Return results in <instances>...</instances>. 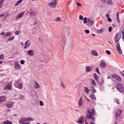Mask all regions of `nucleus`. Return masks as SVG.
Segmentation results:
<instances>
[{
  "label": "nucleus",
  "mask_w": 124,
  "mask_h": 124,
  "mask_svg": "<svg viewBox=\"0 0 124 124\" xmlns=\"http://www.w3.org/2000/svg\"><path fill=\"white\" fill-rule=\"evenodd\" d=\"M86 118L88 120H92V122H95V116L96 112L94 110V108H89L87 109Z\"/></svg>",
  "instance_id": "obj_1"
},
{
  "label": "nucleus",
  "mask_w": 124,
  "mask_h": 124,
  "mask_svg": "<svg viewBox=\"0 0 124 124\" xmlns=\"http://www.w3.org/2000/svg\"><path fill=\"white\" fill-rule=\"evenodd\" d=\"M31 121H32V118L21 117L19 121L20 124H29L31 123Z\"/></svg>",
  "instance_id": "obj_2"
},
{
  "label": "nucleus",
  "mask_w": 124,
  "mask_h": 124,
  "mask_svg": "<svg viewBox=\"0 0 124 124\" xmlns=\"http://www.w3.org/2000/svg\"><path fill=\"white\" fill-rule=\"evenodd\" d=\"M58 1H59V0H53V1L48 3V6L50 8H56L57 4H58Z\"/></svg>",
  "instance_id": "obj_3"
},
{
  "label": "nucleus",
  "mask_w": 124,
  "mask_h": 124,
  "mask_svg": "<svg viewBox=\"0 0 124 124\" xmlns=\"http://www.w3.org/2000/svg\"><path fill=\"white\" fill-rule=\"evenodd\" d=\"M116 88L120 93H124V87L122 84H118L116 85Z\"/></svg>",
  "instance_id": "obj_4"
},
{
  "label": "nucleus",
  "mask_w": 124,
  "mask_h": 124,
  "mask_svg": "<svg viewBox=\"0 0 124 124\" xmlns=\"http://www.w3.org/2000/svg\"><path fill=\"white\" fill-rule=\"evenodd\" d=\"M14 86L17 89H21L23 88V84L21 83V82L19 81H16L15 82Z\"/></svg>",
  "instance_id": "obj_5"
},
{
  "label": "nucleus",
  "mask_w": 124,
  "mask_h": 124,
  "mask_svg": "<svg viewBox=\"0 0 124 124\" xmlns=\"http://www.w3.org/2000/svg\"><path fill=\"white\" fill-rule=\"evenodd\" d=\"M122 37V35L120 33H117L115 35L114 37V42L115 43H118L119 41H120V39H121Z\"/></svg>",
  "instance_id": "obj_6"
},
{
  "label": "nucleus",
  "mask_w": 124,
  "mask_h": 124,
  "mask_svg": "<svg viewBox=\"0 0 124 124\" xmlns=\"http://www.w3.org/2000/svg\"><path fill=\"white\" fill-rule=\"evenodd\" d=\"M111 77H112V78H115V79H116L118 82H121V81H122V78L116 74L112 75Z\"/></svg>",
  "instance_id": "obj_7"
},
{
  "label": "nucleus",
  "mask_w": 124,
  "mask_h": 124,
  "mask_svg": "<svg viewBox=\"0 0 124 124\" xmlns=\"http://www.w3.org/2000/svg\"><path fill=\"white\" fill-rule=\"evenodd\" d=\"M94 24V21H93V20H92L91 18H89L87 20V25L89 26V27H92V25Z\"/></svg>",
  "instance_id": "obj_8"
},
{
  "label": "nucleus",
  "mask_w": 124,
  "mask_h": 124,
  "mask_svg": "<svg viewBox=\"0 0 124 124\" xmlns=\"http://www.w3.org/2000/svg\"><path fill=\"white\" fill-rule=\"evenodd\" d=\"M15 68L16 70H18V69H21V65L18 62H15Z\"/></svg>",
  "instance_id": "obj_9"
},
{
  "label": "nucleus",
  "mask_w": 124,
  "mask_h": 124,
  "mask_svg": "<svg viewBox=\"0 0 124 124\" xmlns=\"http://www.w3.org/2000/svg\"><path fill=\"white\" fill-rule=\"evenodd\" d=\"M116 48L118 53L121 55L123 54V51H122V49H121V46H120V43H117L116 45Z\"/></svg>",
  "instance_id": "obj_10"
},
{
  "label": "nucleus",
  "mask_w": 124,
  "mask_h": 124,
  "mask_svg": "<svg viewBox=\"0 0 124 124\" xmlns=\"http://www.w3.org/2000/svg\"><path fill=\"white\" fill-rule=\"evenodd\" d=\"M24 15H25V12L23 11L16 16V20H19V19L22 18Z\"/></svg>",
  "instance_id": "obj_11"
},
{
  "label": "nucleus",
  "mask_w": 124,
  "mask_h": 124,
  "mask_svg": "<svg viewBox=\"0 0 124 124\" xmlns=\"http://www.w3.org/2000/svg\"><path fill=\"white\" fill-rule=\"evenodd\" d=\"M107 63L104 62V61H103L102 60L101 61V63L100 64V67H101V68H105V67H106V65H107Z\"/></svg>",
  "instance_id": "obj_12"
},
{
  "label": "nucleus",
  "mask_w": 124,
  "mask_h": 124,
  "mask_svg": "<svg viewBox=\"0 0 124 124\" xmlns=\"http://www.w3.org/2000/svg\"><path fill=\"white\" fill-rule=\"evenodd\" d=\"M27 54L28 56H30L31 57H32L34 55V51L33 49H31L27 51Z\"/></svg>",
  "instance_id": "obj_13"
},
{
  "label": "nucleus",
  "mask_w": 124,
  "mask_h": 124,
  "mask_svg": "<svg viewBox=\"0 0 124 124\" xmlns=\"http://www.w3.org/2000/svg\"><path fill=\"white\" fill-rule=\"evenodd\" d=\"M122 110L121 109L117 110L115 113V117L116 118H119V116H121V115L122 114Z\"/></svg>",
  "instance_id": "obj_14"
},
{
  "label": "nucleus",
  "mask_w": 124,
  "mask_h": 124,
  "mask_svg": "<svg viewBox=\"0 0 124 124\" xmlns=\"http://www.w3.org/2000/svg\"><path fill=\"white\" fill-rule=\"evenodd\" d=\"M104 1H105L108 5H113V4H114L112 0H105Z\"/></svg>",
  "instance_id": "obj_15"
},
{
  "label": "nucleus",
  "mask_w": 124,
  "mask_h": 124,
  "mask_svg": "<svg viewBox=\"0 0 124 124\" xmlns=\"http://www.w3.org/2000/svg\"><path fill=\"white\" fill-rule=\"evenodd\" d=\"M91 54L92 56H95V57H97L98 56V53L95 50H92L91 51Z\"/></svg>",
  "instance_id": "obj_16"
},
{
  "label": "nucleus",
  "mask_w": 124,
  "mask_h": 124,
  "mask_svg": "<svg viewBox=\"0 0 124 124\" xmlns=\"http://www.w3.org/2000/svg\"><path fill=\"white\" fill-rule=\"evenodd\" d=\"M86 72H90L93 70V67L92 66H87L85 68Z\"/></svg>",
  "instance_id": "obj_17"
},
{
  "label": "nucleus",
  "mask_w": 124,
  "mask_h": 124,
  "mask_svg": "<svg viewBox=\"0 0 124 124\" xmlns=\"http://www.w3.org/2000/svg\"><path fill=\"white\" fill-rule=\"evenodd\" d=\"M84 119H85L84 117H81L78 121V124H84Z\"/></svg>",
  "instance_id": "obj_18"
},
{
  "label": "nucleus",
  "mask_w": 124,
  "mask_h": 124,
  "mask_svg": "<svg viewBox=\"0 0 124 124\" xmlns=\"http://www.w3.org/2000/svg\"><path fill=\"white\" fill-rule=\"evenodd\" d=\"M83 102H83V100H82V97H81L78 101V106L79 107L82 106Z\"/></svg>",
  "instance_id": "obj_19"
},
{
  "label": "nucleus",
  "mask_w": 124,
  "mask_h": 124,
  "mask_svg": "<svg viewBox=\"0 0 124 124\" xmlns=\"http://www.w3.org/2000/svg\"><path fill=\"white\" fill-rule=\"evenodd\" d=\"M6 100V96H0V102H2V101H4Z\"/></svg>",
  "instance_id": "obj_20"
},
{
  "label": "nucleus",
  "mask_w": 124,
  "mask_h": 124,
  "mask_svg": "<svg viewBox=\"0 0 124 124\" xmlns=\"http://www.w3.org/2000/svg\"><path fill=\"white\" fill-rule=\"evenodd\" d=\"M13 104H14V103H7L6 104V106L8 107V108H13Z\"/></svg>",
  "instance_id": "obj_21"
},
{
  "label": "nucleus",
  "mask_w": 124,
  "mask_h": 124,
  "mask_svg": "<svg viewBox=\"0 0 124 124\" xmlns=\"http://www.w3.org/2000/svg\"><path fill=\"white\" fill-rule=\"evenodd\" d=\"M11 88H12V85L9 83L7 85L6 87H4V90H6V89L7 90H10Z\"/></svg>",
  "instance_id": "obj_22"
},
{
  "label": "nucleus",
  "mask_w": 124,
  "mask_h": 124,
  "mask_svg": "<svg viewBox=\"0 0 124 124\" xmlns=\"http://www.w3.org/2000/svg\"><path fill=\"white\" fill-rule=\"evenodd\" d=\"M93 76L94 80H96V82H98V77L97 76L96 74H93Z\"/></svg>",
  "instance_id": "obj_23"
},
{
  "label": "nucleus",
  "mask_w": 124,
  "mask_h": 124,
  "mask_svg": "<svg viewBox=\"0 0 124 124\" xmlns=\"http://www.w3.org/2000/svg\"><path fill=\"white\" fill-rule=\"evenodd\" d=\"M90 89H88V87H84V92L88 94V93H90Z\"/></svg>",
  "instance_id": "obj_24"
},
{
  "label": "nucleus",
  "mask_w": 124,
  "mask_h": 124,
  "mask_svg": "<svg viewBox=\"0 0 124 124\" xmlns=\"http://www.w3.org/2000/svg\"><path fill=\"white\" fill-rule=\"evenodd\" d=\"M2 124H12V122L8 120H6L3 122Z\"/></svg>",
  "instance_id": "obj_25"
},
{
  "label": "nucleus",
  "mask_w": 124,
  "mask_h": 124,
  "mask_svg": "<svg viewBox=\"0 0 124 124\" xmlns=\"http://www.w3.org/2000/svg\"><path fill=\"white\" fill-rule=\"evenodd\" d=\"M119 15H120V12H118L116 14V18L118 23H120V17H119Z\"/></svg>",
  "instance_id": "obj_26"
},
{
  "label": "nucleus",
  "mask_w": 124,
  "mask_h": 124,
  "mask_svg": "<svg viewBox=\"0 0 124 124\" xmlns=\"http://www.w3.org/2000/svg\"><path fill=\"white\" fill-rule=\"evenodd\" d=\"M23 1V0H19L17 1L15 4V6H18L20 3H21Z\"/></svg>",
  "instance_id": "obj_27"
},
{
  "label": "nucleus",
  "mask_w": 124,
  "mask_h": 124,
  "mask_svg": "<svg viewBox=\"0 0 124 124\" xmlns=\"http://www.w3.org/2000/svg\"><path fill=\"white\" fill-rule=\"evenodd\" d=\"M90 80L91 82V84H92L93 86H96V83H95V81H94L93 79H90Z\"/></svg>",
  "instance_id": "obj_28"
},
{
  "label": "nucleus",
  "mask_w": 124,
  "mask_h": 124,
  "mask_svg": "<svg viewBox=\"0 0 124 124\" xmlns=\"http://www.w3.org/2000/svg\"><path fill=\"white\" fill-rule=\"evenodd\" d=\"M62 18H61V17H57L54 19V21H55V22H60Z\"/></svg>",
  "instance_id": "obj_29"
},
{
  "label": "nucleus",
  "mask_w": 124,
  "mask_h": 124,
  "mask_svg": "<svg viewBox=\"0 0 124 124\" xmlns=\"http://www.w3.org/2000/svg\"><path fill=\"white\" fill-rule=\"evenodd\" d=\"M61 85L62 89H65V88H66V86H65V84H64V83L62 81L61 82Z\"/></svg>",
  "instance_id": "obj_30"
},
{
  "label": "nucleus",
  "mask_w": 124,
  "mask_h": 124,
  "mask_svg": "<svg viewBox=\"0 0 124 124\" xmlns=\"http://www.w3.org/2000/svg\"><path fill=\"white\" fill-rule=\"evenodd\" d=\"M38 88H39V84L36 81H35L34 89H38Z\"/></svg>",
  "instance_id": "obj_31"
},
{
  "label": "nucleus",
  "mask_w": 124,
  "mask_h": 124,
  "mask_svg": "<svg viewBox=\"0 0 124 124\" xmlns=\"http://www.w3.org/2000/svg\"><path fill=\"white\" fill-rule=\"evenodd\" d=\"M10 35H11V32H7L5 34L4 36H5V37H7V36H10Z\"/></svg>",
  "instance_id": "obj_32"
},
{
  "label": "nucleus",
  "mask_w": 124,
  "mask_h": 124,
  "mask_svg": "<svg viewBox=\"0 0 124 124\" xmlns=\"http://www.w3.org/2000/svg\"><path fill=\"white\" fill-rule=\"evenodd\" d=\"M90 97H91V98H93L94 100H96V97H95V95H94V94H90Z\"/></svg>",
  "instance_id": "obj_33"
},
{
  "label": "nucleus",
  "mask_w": 124,
  "mask_h": 124,
  "mask_svg": "<svg viewBox=\"0 0 124 124\" xmlns=\"http://www.w3.org/2000/svg\"><path fill=\"white\" fill-rule=\"evenodd\" d=\"M30 15L31 16H35L36 15V13L35 12H31L30 13Z\"/></svg>",
  "instance_id": "obj_34"
},
{
  "label": "nucleus",
  "mask_w": 124,
  "mask_h": 124,
  "mask_svg": "<svg viewBox=\"0 0 124 124\" xmlns=\"http://www.w3.org/2000/svg\"><path fill=\"white\" fill-rule=\"evenodd\" d=\"M87 20H88V18H87V17H84V20H83V24H88V22L87 21Z\"/></svg>",
  "instance_id": "obj_35"
},
{
  "label": "nucleus",
  "mask_w": 124,
  "mask_h": 124,
  "mask_svg": "<svg viewBox=\"0 0 124 124\" xmlns=\"http://www.w3.org/2000/svg\"><path fill=\"white\" fill-rule=\"evenodd\" d=\"M121 33L122 34V38L123 39H124V29H122L121 31Z\"/></svg>",
  "instance_id": "obj_36"
},
{
  "label": "nucleus",
  "mask_w": 124,
  "mask_h": 124,
  "mask_svg": "<svg viewBox=\"0 0 124 124\" xmlns=\"http://www.w3.org/2000/svg\"><path fill=\"white\" fill-rule=\"evenodd\" d=\"M103 32V29H102L97 31V32H98V33H101Z\"/></svg>",
  "instance_id": "obj_37"
},
{
  "label": "nucleus",
  "mask_w": 124,
  "mask_h": 124,
  "mask_svg": "<svg viewBox=\"0 0 124 124\" xmlns=\"http://www.w3.org/2000/svg\"><path fill=\"white\" fill-rule=\"evenodd\" d=\"M4 59V54L0 55V60H3Z\"/></svg>",
  "instance_id": "obj_38"
},
{
  "label": "nucleus",
  "mask_w": 124,
  "mask_h": 124,
  "mask_svg": "<svg viewBox=\"0 0 124 124\" xmlns=\"http://www.w3.org/2000/svg\"><path fill=\"white\" fill-rule=\"evenodd\" d=\"M106 53L107 54V55H111V51L108 50H106Z\"/></svg>",
  "instance_id": "obj_39"
},
{
  "label": "nucleus",
  "mask_w": 124,
  "mask_h": 124,
  "mask_svg": "<svg viewBox=\"0 0 124 124\" xmlns=\"http://www.w3.org/2000/svg\"><path fill=\"white\" fill-rule=\"evenodd\" d=\"M61 42H64V38L63 37H61L60 39Z\"/></svg>",
  "instance_id": "obj_40"
},
{
  "label": "nucleus",
  "mask_w": 124,
  "mask_h": 124,
  "mask_svg": "<svg viewBox=\"0 0 124 124\" xmlns=\"http://www.w3.org/2000/svg\"><path fill=\"white\" fill-rule=\"evenodd\" d=\"M112 30H113V27H109L108 28V31L109 32H111V31H112Z\"/></svg>",
  "instance_id": "obj_41"
},
{
  "label": "nucleus",
  "mask_w": 124,
  "mask_h": 124,
  "mask_svg": "<svg viewBox=\"0 0 124 124\" xmlns=\"http://www.w3.org/2000/svg\"><path fill=\"white\" fill-rule=\"evenodd\" d=\"M14 39V37H12L8 39V41H11Z\"/></svg>",
  "instance_id": "obj_42"
},
{
  "label": "nucleus",
  "mask_w": 124,
  "mask_h": 124,
  "mask_svg": "<svg viewBox=\"0 0 124 124\" xmlns=\"http://www.w3.org/2000/svg\"><path fill=\"white\" fill-rule=\"evenodd\" d=\"M40 105L41 106H44V104L43 103V101H40Z\"/></svg>",
  "instance_id": "obj_43"
},
{
  "label": "nucleus",
  "mask_w": 124,
  "mask_h": 124,
  "mask_svg": "<svg viewBox=\"0 0 124 124\" xmlns=\"http://www.w3.org/2000/svg\"><path fill=\"white\" fill-rule=\"evenodd\" d=\"M30 40H27V41L25 43L24 45L27 46V45H28V43H29V42H30Z\"/></svg>",
  "instance_id": "obj_44"
},
{
  "label": "nucleus",
  "mask_w": 124,
  "mask_h": 124,
  "mask_svg": "<svg viewBox=\"0 0 124 124\" xmlns=\"http://www.w3.org/2000/svg\"><path fill=\"white\" fill-rule=\"evenodd\" d=\"M5 0H0V4H2V5L3 4V2H4Z\"/></svg>",
  "instance_id": "obj_45"
},
{
  "label": "nucleus",
  "mask_w": 124,
  "mask_h": 124,
  "mask_svg": "<svg viewBox=\"0 0 124 124\" xmlns=\"http://www.w3.org/2000/svg\"><path fill=\"white\" fill-rule=\"evenodd\" d=\"M79 19L80 20H83L84 19V17L82 15L79 16Z\"/></svg>",
  "instance_id": "obj_46"
},
{
  "label": "nucleus",
  "mask_w": 124,
  "mask_h": 124,
  "mask_svg": "<svg viewBox=\"0 0 124 124\" xmlns=\"http://www.w3.org/2000/svg\"><path fill=\"white\" fill-rule=\"evenodd\" d=\"M96 71L98 73V74H100V73L99 72V70H98V68H96Z\"/></svg>",
  "instance_id": "obj_47"
},
{
  "label": "nucleus",
  "mask_w": 124,
  "mask_h": 124,
  "mask_svg": "<svg viewBox=\"0 0 124 124\" xmlns=\"http://www.w3.org/2000/svg\"><path fill=\"white\" fill-rule=\"evenodd\" d=\"M20 63H21V64H24V63H25V61L21 60L20 61Z\"/></svg>",
  "instance_id": "obj_48"
},
{
  "label": "nucleus",
  "mask_w": 124,
  "mask_h": 124,
  "mask_svg": "<svg viewBox=\"0 0 124 124\" xmlns=\"http://www.w3.org/2000/svg\"><path fill=\"white\" fill-rule=\"evenodd\" d=\"M85 32L87 34L90 33V31H89V30H85Z\"/></svg>",
  "instance_id": "obj_49"
},
{
  "label": "nucleus",
  "mask_w": 124,
  "mask_h": 124,
  "mask_svg": "<svg viewBox=\"0 0 124 124\" xmlns=\"http://www.w3.org/2000/svg\"><path fill=\"white\" fill-rule=\"evenodd\" d=\"M115 102L116 103H117V104H120V102L118 99H115Z\"/></svg>",
  "instance_id": "obj_50"
},
{
  "label": "nucleus",
  "mask_w": 124,
  "mask_h": 124,
  "mask_svg": "<svg viewBox=\"0 0 124 124\" xmlns=\"http://www.w3.org/2000/svg\"><path fill=\"white\" fill-rule=\"evenodd\" d=\"M76 4L78 6H82V4L79 3V2H76Z\"/></svg>",
  "instance_id": "obj_51"
},
{
  "label": "nucleus",
  "mask_w": 124,
  "mask_h": 124,
  "mask_svg": "<svg viewBox=\"0 0 124 124\" xmlns=\"http://www.w3.org/2000/svg\"><path fill=\"white\" fill-rule=\"evenodd\" d=\"M96 93V90L94 89L92 91V93Z\"/></svg>",
  "instance_id": "obj_52"
},
{
  "label": "nucleus",
  "mask_w": 124,
  "mask_h": 124,
  "mask_svg": "<svg viewBox=\"0 0 124 124\" xmlns=\"http://www.w3.org/2000/svg\"><path fill=\"white\" fill-rule=\"evenodd\" d=\"M108 22H112V19L110 17H108Z\"/></svg>",
  "instance_id": "obj_53"
},
{
  "label": "nucleus",
  "mask_w": 124,
  "mask_h": 124,
  "mask_svg": "<svg viewBox=\"0 0 124 124\" xmlns=\"http://www.w3.org/2000/svg\"><path fill=\"white\" fill-rule=\"evenodd\" d=\"M19 31H16V32H15V34H16V35H18V34H19Z\"/></svg>",
  "instance_id": "obj_54"
},
{
  "label": "nucleus",
  "mask_w": 124,
  "mask_h": 124,
  "mask_svg": "<svg viewBox=\"0 0 124 124\" xmlns=\"http://www.w3.org/2000/svg\"><path fill=\"white\" fill-rule=\"evenodd\" d=\"M106 17H107V18H109V17H110V15H109V14H107L106 15Z\"/></svg>",
  "instance_id": "obj_55"
},
{
  "label": "nucleus",
  "mask_w": 124,
  "mask_h": 124,
  "mask_svg": "<svg viewBox=\"0 0 124 124\" xmlns=\"http://www.w3.org/2000/svg\"><path fill=\"white\" fill-rule=\"evenodd\" d=\"M3 16H4V14H1L0 15V17H3Z\"/></svg>",
  "instance_id": "obj_56"
},
{
  "label": "nucleus",
  "mask_w": 124,
  "mask_h": 124,
  "mask_svg": "<svg viewBox=\"0 0 124 124\" xmlns=\"http://www.w3.org/2000/svg\"><path fill=\"white\" fill-rule=\"evenodd\" d=\"M69 30H70L69 28H68L67 30V32H69Z\"/></svg>",
  "instance_id": "obj_57"
},
{
  "label": "nucleus",
  "mask_w": 124,
  "mask_h": 124,
  "mask_svg": "<svg viewBox=\"0 0 124 124\" xmlns=\"http://www.w3.org/2000/svg\"><path fill=\"white\" fill-rule=\"evenodd\" d=\"M0 34H1V35H4V31L2 32V33Z\"/></svg>",
  "instance_id": "obj_58"
},
{
  "label": "nucleus",
  "mask_w": 124,
  "mask_h": 124,
  "mask_svg": "<svg viewBox=\"0 0 124 124\" xmlns=\"http://www.w3.org/2000/svg\"><path fill=\"white\" fill-rule=\"evenodd\" d=\"M27 47H28V46H25L24 47V49H27Z\"/></svg>",
  "instance_id": "obj_59"
},
{
  "label": "nucleus",
  "mask_w": 124,
  "mask_h": 124,
  "mask_svg": "<svg viewBox=\"0 0 124 124\" xmlns=\"http://www.w3.org/2000/svg\"><path fill=\"white\" fill-rule=\"evenodd\" d=\"M90 124H95L93 122H90Z\"/></svg>",
  "instance_id": "obj_60"
},
{
  "label": "nucleus",
  "mask_w": 124,
  "mask_h": 124,
  "mask_svg": "<svg viewBox=\"0 0 124 124\" xmlns=\"http://www.w3.org/2000/svg\"><path fill=\"white\" fill-rule=\"evenodd\" d=\"M2 7V4H0V8H1Z\"/></svg>",
  "instance_id": "obj_61"
},
{
  "label": "nucleus",
  "mask_w": 124,
  "mask_h": 124,
  "mask_svg": "<svg viewBox=\"0 0 124 124\" xmlns=\"http://www.w3.org/2000/svg\"><path fill=\"white\" fill-rule=\"evenodd\" d=\"M31 45V43H30L29 44H28L27 46L28 47Z\"/></svg>",
  "instance_id": "obj_62"
},
{
  "label": "nucleus",
  "mask_w": 124,
  "mask_h": 124,
  "mask_svg": "<svg viewBox=\"0 0 124 124\" xmlns=\"http://www.w3.org/2000/svg\"><path fill=\"white\" fill-rule=\"evenodd\" d=\"M108 79H111V77L110 76L108 77Z\"/></svg>",
  "instance_id": "obj_63"
},
{
  "label": "nucleus",
  "mask_w": 124,
  "mask_h": 124,
  "mask_svg": "<svg viewBox=\"0 0 124 124\" xmlns=\"http://www.w3.org/2000/svg\"><path fill=\"white\" fill-rule=\"evenodd\" d=\"M121 74L123 76V77L124 78V74L123 73H121Z\"/></svg>",
  "instance_id": "obj_64"
}]
</instances>
